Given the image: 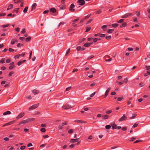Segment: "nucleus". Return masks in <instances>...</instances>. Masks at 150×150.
Masks as SVG:
<instances>
[{"label":"nucleus","instance_id":"obj_1","mask_svg":"<svg viewBox=\"0 0 150 150\" xmlns=\"http://www.w3.org/2000/svg\"><path fill=\"white\" fill-rule=\"evenodd\" d=\"M72 108V106L67 103L62 107V108L65 109H68Z\"/></svg>","mask_w":150,"mask_h":150},{"label":"nucleus","instance_id":"obj_2","mask_svg":"<svg viewBox=\"0 0 150 150\" xmlns=\"http://www.w3.org/2000/svg\"><path fill=\"white\" fill-rule=\"evenodd\" d=\"M39 105V103L36 104L34 105H33L32 106H30L29 108V111L34 109L37 108Z\"/></svg>","mask_w":150,"mask_h":150},{"label":"nucleus","instance_id":"obj_3","mask_svg":"<svg viewBox=\"0 0 150 150\" xmlns=\"http://www.w3.org/2000/svg\"><path fill=\"white\" fill-rule=\"evenodd\" d=\"M132 15V14L130 13H126L125 15L122 16L121 18H126Z\"/></svg>","mask_w":150,"mask_h":150},{"label":"nucleus","instance_id":"obj_4","mask_svg":"<svg viewBox=\"0 0 150 150\" xmlns=\"http://www.w3.org/2000/svg\"><path fill=\"white\" fill-rule=\"evenodd\" d=\"M76 3L77 4H79V5L82 6L84 5L85 4V1L84 0H78Z\"/></svg>","mask_w":150,"mask_h":150},{"label":"nucleus","instance_id":"obj_5","mask_svg":"<svg viewBox=\"0 0 150 150\" xmlns=\"http://www.w3.org/2000/svg\"><path fill=\"white\" fill-rule=\"evenodd\" d=\"M127 117L125 116V115H123V116L120 118L118 120L119 122H121L125 120H126Z\"/></svg>","mask_w":150,"mask_h":150},{"label":"nucleus","instance_id":"obj_6","mask_svg":"<svg viewBox=\"0 0 150 150\" xmlns=\"http://www.w3.org/2000/svg\"><path fill=\"white\" fill-rule=\"evenodd\" d=\"M25 115V113L24 112L21 113L18 115L16 117V119L17 120L20 119L23 117Z\"/></svg>","mask_w":150,"mask_h":150},{"label":"nucleus","instance_id":"obj_7","mask_svg":"<svg viewBox=\"0 0 150 150\" xmlns=\"http://www.w3.org/2000/svg\"><path fill=\"white\" fill-rule=\"evenodd\" d=\"M75 6L74 4H71L70 6V8L69 9V10L71 12H74L75 11V10L74 9H73L75 7Z\"/></svg>","mask_w":150,"mask_h":150},{"label":"nucleus","instance_id":"obj_8","mask_svg":"<svg viewBox=\"0 0 150 150\" xmlns=\"http://www.w3.org/2000/svg\"><path fill=\"white\" fill-rule=\"evenodd\" d=\"M15 122V120H13V121H11L9 122H8V123H6V124H5L3 126V127H5V126L8 125H11L12 124H13Z\"/></svg>","mask_w":150,"mask_h":150},{"label":"nucleus","instance_id":"obj_9","mask_svg":"<svg viewBox=\"0 0 150 150\" xmlns=\"http://www.w3.org/2000/svg\"><path fill=\"white\" fill-rule=\"evenodd\" d=\"M93 42H86V43L83 45V46L85 47H89L91 45L93 44Z\"/></svg>","mask_w":150,"mask_h":150},{"label":"nucleus","instance_id":"obj_10","mask_svg":"<svg viewBox=\"0 0 150 150\" xmlns=\"http://www.w3.org/2000/svg\"><path fill=\"white\" fill-rule=\"evenodd\" d=\"M35 119L34 118H28V119H27L25 120L26 123H28L29 122H30L33 121Z\"/></svg>","mask_w":150,"mask_h":150},{"label":"nucleus","instance_id":"obj_11","mask_svg":"<svg viewBox=\"0 0 150 150\" xmlns=\"http://www.w3.org/2000/svg\"><path fill=\"white\" fill-rule=\"evenodd\" d=\"M110 89L111 88H108V89L106 91L105 94V98L108 95Z\"/></svg>","mask_w":150,"mask_h":150},{"label":"nucleus","instance_id":"obj_12","mask_svg":"<svg viewBox=\"0 0 150 150\" xmlns=\"http://www.w3.org/2000/svg\"><path fill=\"white\" fill-rule=\"evenodd\" d=\"M79 140V138L75 139H71L70 141V142L71 143H75L76 142H77Z\"/></svg>","mask_w":150,"mask_h":150},{"label":"nucleus","instance_id":"obj_13","mask_svg":"<svg viewBox=\"0 0 150 150\" xmlns=\"http://www.w3.org/2000/svg\"><path fill=\"white\" fill-rule=\"evenodd\" d=\"M36 6L37 4L36 3H35L33 4L32 6V8L31 9V11H33V9H35L36 8Z\"/></svg>","mask_w":150,"mask_h":150},{"label":"nucleus","instance_id":"obj_14","mask_svg":"<svg viewBox=\"0 0 150 150\" xmlns=\"http://www.w3.org/2000/svg\"><path fill=\"white\" fill-rule=\"evenodd\" d=\"M39 92V91L38 90H33L32 92L35 95L38 94Z\"/></svg>","mask_w":150,"mask_h":150},{"label":"nucleus","instance_id":"obj_15","mask_svg":"<svg viewBox=\"0 0 150 150\" xmlns=\"http://www.w3.org/2000/svg\"><path fill=\"white\" fill-rule=\"evenodd\" d=\"M50 11L53 13H54L56 12V10L54 8H52L50 9Z\"/></svg>","mask_w":150,"mask_h":150},{"label":"nucleus","instance_id":"obj_16","mask_svg":"<svg viewBox=\"0 0 150 150\" xmlns=\"http://www.w3.org/2000/svg\"><path fill=\"white\" fill-rule=\"evenodd\" d=\"M109 115H105L102 116V118L103 120L107 119L109 117Z\"/></svg>","mask_w":150,"mask_h":150},{"label":"nucleus","instance_id":"obj_17","mask_svg":"<svg viewBox=\"0 0 150 150\" xmlns=\"http://www.w3.org/2000/svg\"><path fill=\"white\" fill-rule=\"evenodd\" d=\"M11 114V112L9 111H7L6 112H5L3 113V115H9Z\"/></svg>","mask_w":150,"mask_h":150},{"label":"nucleus","instance_id":"obj_18","mask_svg":"<svg viewBox=\"0 0 150 150\" xmlns=\"http://www.w3.org/2000/svg\"><path fill=\"white\" fill-rule=\"evenodd\" d=\"M26 123L25 120H23L20 122L18 124V125H21L23 124Z\"/></svg>","mask_w":150,"mask_h":150},{"label":"nucleus","instance_id":"obj_19","mask_svg":"<svg viewBox=\"0 0 150 150\" xmlns=\"http://www.w3.org/2000/svg\"><path fill=\"white\" fill-rule=\"evenodd\" d=\"M137 115V114H136L134 113L132 114V117H129V119H132L135 117Z\"/></svg>","mask_w":150,"mask_h":150},{"label":"nucleus","instance_id":"obj_20","mask_svg":"<svg viewBox=\"0 0 150 150\" xmlns=\"http://www.w3.org/2000/svg\"><path fill=\"white\" fill-rule=\"evenodd\" d=\"M127 23H122L120 26V27L122 28L123 27H125L127 26Z\"/></svg>","mask_w":150,"mask_h":150},{"label":"nucleus","instance_id":"obj_21","mask_svg":"<svg viewBox=\"0 0 150 150\" xmlns=\"http://www.w3.org/2000/svg\"><path fill=\"white\" fill-rule=\"evenodd\" d=\"M5 58H3L1 59V60L0 61V63L1 64H4V63L5 62Z\"/></svg>","mask_w":150,"mask_h":150},{"label":"nucleus","instance_id":"obj_22","mask_svg":"<svg viewBox=\"0 0 150 150\" xmlns=\"http://www.w3.org/2000/svg\"><path fill=\"white\" fill-rule=\"evenodd\" d=\"M74 122H77L78 123H83V122H82V121L80 120H76L74 121Z\"/></svg>","mask_w":150,"mask_h":150},{"label":"nucleus","instance_id":"obj_23","mask_svg":"<svg viewBox=\"0 0 150 150\" xmlns=\"http://www.w3.org/2000/svg\"><path fill=\"white\" fill-rule=\"evenodd\" d=\"M119 24L117 23H114L112 24V26L114 28H116L118 25Z\"/></svg>","mask_w":150,"mask_h":150},{"label":"nucleus","instance_id":"obj_24","mask_svg":"<svg viewBox=\"0 0 150 150\" xmlns=\"http://www.w3.org/2000/svg\"><path fill=\"white\" fill-rule=\"evenodd\" d=\"M114 31V30L113 29H108L107 30V32L108 33H112Z\"/></svg>","mask_w":150,"mask_h":150},{"label":"nucleus","instance_id":"obj_25","mask_svg":"<svg viewBox=\"0 0 150 150\" xmlns=\"http://www.w3.org/2000/svg\"><path fill=\"white\" fill-rule=\"evenodd\" d=\"M28 6L26 7L24 9V10L23 11V12L25 13H26L28 10Z\"/></svg>","mask_w":150,"mask_h":150},{"label":"nucleus","instance_id":"obj_26","mask_svg":"<svg viewBox=\"0 0 150 150\" xmlns=\"http://www.w3.org/2000/svg\"><path fill=\"white\" fill-rule=\"evenodd\" d=\"M86 40V39L85 38H83L81 39L80 40L79 43H81L84 42L85 40Z\"/></svg>","mask_w":150,"mask_h":150},{"label":"nucleus","instance_id":"obj_27","mask_svg":"<svg viewBox=\"0 0 150 150\" xmlns=\"http://www.w3.org/2000/svg\"><path fill=\"white\" fill-rule=\"evenodd\" d=\"M31 38V37L30 36H29V37H27L26 38L25 41L26 42H28L30 40Z\"/></svg>","mask_w":150,"mask_h":150},{"label":"nucleus","instance_id":"obj_28","mask_svg":"<svg viewBox=\"0 0 150 150\" xmlns=\"http://www.w3.org/2000/svg\"><path fill=\"white\" fill-rule=\"evenodd\" d=\"M70 49L69 48L67 51V52H66V54H65V55L66 56L70 52Z\"/></svg>","mask_w":150,"mask_h":150},{"label":"nucleus","instance_id":"obj_29","mask_svg":"<svg viewBox=\"0 0 150 150\" xmlns=\"http://www.w3.org/2000/svg\"><path fill=\"white\" fill-rule=\"evenodd\" d=\"M111 36L110 35L107 36L105 37V38L107 40H109L111 39Z\"/></svg>","mask_w":150,"mask_h":150},{"label":"nucleus","instance_id":"obj_30","mask_svg":"<svg viewBox=\"0 0 150 150\" xmlns=\"http://www.w3.org/2000/svg\"><path fill=\"white\" fill-rule=\"evenodd\" d=\"M124 20V19H120L119 21H117V23H121L123 22Z\"/></svg>","mask_w":150,"mask_h":150},{"label":"nucleus","instance_id":"obj_31","mask_svg":"<svg viewBox=\"0 0 150 150\" xmlns=\"http://www.w3.org/2000/svg\"><path fill=\"white\" fill-rule=\"evenodd\" d=\"M102 12V11L101 10H99L98 11H97L96 12V14H100Z\"/></svg>","mask_w":150,"mask_h":150},{"label":"nucleus","instance_id":"obj_32","mask_svg":"<svg viewBox=\"0 0 150 150\" xmlns=\"http://www.w3.org/2000/svg\"><path fill=\"white\" fill-rule=\"evenodd\" d=\"M23 44H22L20 43H18L17 45V46L18 47H21V46H23Z\"/></svg>","mask_w":150,"mask_h":150},{"label":"nucleus","instance_id":"obj_33","mask_svg":"<svg viewBox=\"0 0 150 150\" xmlns=\"http://www.w3.org/2000/svg\"><path fill=\"white\" fill-rule=\"evenodd\" d=\"M111 127V126L110 125H108L105 126V128L106 129H109Z\"/></svg>","mask_w":150,"mask_h":150},{"label":"nucleus","instance_id":"obj_34","mask_svg":"<svg viewBox=\"0 0 150 150\" xmlns=\"http://www.w3.org/2000/svg\"><path fill=\"white\" fill-rule=\"evenodd\" d=\"M107 26L106 25H103L101 27V28L102 29H103V31H105L106 30L105 29H104V28L106 27Z\"/></svg>","mask_w":150,"mask_h":150},{"label":"nucleus","instance_id":"obj_35","mask_svg":"<svg viewBox=\"0 0 150 150\" xmlns=\"http://www.w3.org/2000/svg\"><path fill=\"white\" fill-rule=\"evenodd\" d=\"M136 139V137H132L131 139L129 140L130 142H133Z\"/></svg>","mask_w":150,"mask_h":150},{"label":"nucleus","instance_id":"obj_36","mask_svg":"<svg viewBox=\"0 0 150 150\" xmlns=\"http://www.w3.org/2000/svg\"><path fill=\"white\" fill-rule=\"evenodd\" d=\"M40 131L42 132H45L46 131V130L44 128H42L40 129Z\"/></svg>","mask_w":150,"mask_h":150},{"label":"nucleus","instance_id":"obj_37","mask_svg":"<svg viewBox=\"0 0 150 150\" xmlns=\"http://www.w3.org/2000/svg\"><path fill=\"white\" fill-rule=\"evenodd\" d=\"M86 30L85 32H88V31H90V30L91 29V27H86Z\"/></svg>","mask_w":150,"mask_h":150},{"label":"nucleus","instance_id":"obj_38","mask_svg":"<svg viewBox=\"0 0 150 150\" xmlns=\"http://www.w3.org/2000/svg\"><path fill=\"white\" fill-rule=\"evenodd\" d=\"M81 46H78L76 48V50L78 51L81 50Z\"/></svg>","mask_w":150,"mask_h":150},{"label":"nucleus","instance_id":"obj_39","mask_svg":"<svg viewBox=\"0 0 150 150\" xmlns=\"http://www.w3.org/2000/svg\"><path fill=\"white\" fill-rule=\"evenodd\" d=\"M25 32V28H23L22 30V31L21 32V33L22 34H24Z\"/></svg>","mask_w":150,"mask_h":150},{"label":"nucleus","instance_id":"obj_40","mask_svg":"<svg viewBox=\"0 0 150 150\" xmlns=\"http://www.w3.org/2000/svg\"><path fill=\"white\" fill-rule=\"evenodd\" d=\"M9 24H7L6 25H1V27L2 28H5L9 26Z\"/></svg>","mask_w":150,"mask_h":150},{"label":"nucleus","instance_id":"obj_41","mask_svg":"<svg viewBox=\"0 0 150 150\" xmlns=\"http://www.w3.org/2000/svg\"><path fill=\"white\" fill-rule=\"evenodd\" d=\"M94 57V55H92L90 56L89 57H88L87 58V60H89L91 59V58H93Z\"/></svg>","mask_w":150,"mask_h":150},{"label":"nucleus","instance_id":"obj_42","mask_svg":"<svg viewBox=\"0 0 150 150\" xmlns=\"http://www.w3.org/2000/svg\"><path fill=\"white\" fill-rule=\"evenodd\" d=\"M145 67H146V69L148 70H149V69H150V66L146 65L145 66Z\"/></svg>","mask_w":150,"mask_h":150},{"label":"nucleus","instance_id":"obj_43","mask_svg":"<svg viewBox=\"0 0 150 150\" xmlns=\"http://www.w3.org/2000/svg\"><path fill=\"white\" fill-rule=\"evenodd\" d=\"M144 84V83H140L139 84V86L141 87L143 86Z\"/></svg>","mask_w":150,"mask_h":150},{"label":"nucleus","instance_id":"obj_44","mask_svg":"<svg viewBox=\"0 0 150 150\" xmlns=\"http://www.w3.org/2000/svg\"><path fill=\"white\" fill-rule=\"evenodd\" d=\"M25 147H26L25 146H23L20 147V149L21 150H24L25 149Z\"/></svg>","mask_w":150,"mask_h":150},{"label":"nucleus","instance_id":"obj_45","mask_svg":"<svg viewBox=\"0 0 150 150\" xmlns=\"http://www.w3.org/2000/svg\"><path fill=\"white\" fill-rule=\"evenodd\" d=\"M22 63H23L22 61H20L17 63V64L18 66H20L22 64Z\"/></svg>","mask_w":150,"mask_h":150},{"label":"nucleus","instance_id":"obj_46","mask_svg":"<svg viewBox=\"0 0 150 150\" xmlns=\"http://www.w3.org/2000/svg\"><path fill=\"white\" fill-rule=\"evenodd\" d=\"M112 112V111L111 110H107L106 111V113L107 114H110Z\"/></svg>","mask_w":150,"mask_h":150},{"label":"nucleus","instance_id":"obj_47","mask_svg":"<svg viewBox=\"0 0 150 150\" xmlns=\"http://www.w3.org/2000/svg\"><path fill=\"white\" fill-rule=\"evenodd\" d=\"M117 125L115 124H114L112 126V129H115V127H116Z\"/></svg>","mask_w":150,"mask_h":150},{"label":"nucleus","instance_id":"obj_48","mask_svg":"<svg viewBox=\"0 0 150 150\" xmlns=\"http://www.w3.org/2000/svg\"><path fill=\"white\" fill-rule=\"evenodd\" d=\"M74 146H75V144H71L69 146V147L71 149L74 147Z\"/></svg>","mask_w":150,"mask_h":150},{"label":"nucleus","instance_id":"obj_49","mask_svg":"<svg viewBox=\"0 0 150 150\" xmlns=\"http://www.w3.org/2000/svg\"><path fill=\"white\" fill-rule=\"evenodd\" d=\"M138 124L137 123H135L134 125L132 126V128H135L137 127Z\"/></svg>","mask_w":150,"mask_h":150},{"label":"nucleus","instance_id":"obj_50","mask_svg":"<svg viewBox=\"0 0 150 150\" xmlns=\"http://www.w3.org/2000/svg\"><path fill=\"white\" fill-rule=\"evenodd\" d=\"M15 43V42L14 39H12V40L11 41V45H13V44H14Z\"/></svg>","mask_w":150,"mask_h":150},{"label":"nucleus","instance_id":"obj_51","mask_svg":"<svg viewBox=\"0 0 150 150\" xmlns=\"http://www.w3.org/2000/svg\"><path fill=\"white\" fill-rule=\"evenodd\" d=\"M15 66H10L9 67H8V69H9V70H11V69H13V68H14L15 67Z\"/></svg>","mask_w":150,"mask_h":150},{"label":"nucleus","instance_id":"obj_52","mask_svg":"<svg viewBox=\"0 0 150 150\" xmlns=\"http://www.w3.org/2000/svg\"><path fill=\"white\" fill-rule=\"evenodd\" d=\"M6 13H1L0 14V16H4L6 15Z\"/></svg>","mask_w":150,"mask_h":150},{"label":"nucleus","instance_id":"obj_53","mask_svg":"<svg viewBox=\"0 0 150 150\" xmlns=\"http://www.w3.org/2000/svg\"><path fill=\"white\" fill-rule=\"evenodd\" d=\"M19 57H20V55H19V54H18V55L15 56L14 57V58L15 59H18L19 58Z\"/></svg>","mask_w":150,"mask_h":150},{"label":"nucleus","instance_id":"obj_54","mask_svg":"<svg viewBox=\"0 0 150 150\" xmlns=\"http://www.w3.org/2000/svg\"><path fill=\"white\" fill-rule=\"evenodd\" d=\"M127 129V128L126 127H122L121 129L123 131H126Z\"/></svg>","mask_w":150,"mask_h":150},{"label":"nucleus","instance_id":"obj_55","mask_svg":"<svg viewBox=\"0 0 150 150\" xmlns=\"http://www.w3.org/2000/svg\"><path fill=\"white\" fill-rule=\"evenodd\" d=\"M123 99V97H119L117 98V100L118 101H120Z\"/></svg>","mask_w":150,"mask_h":150},{"label":"nucleus","instance_id":"obj_56","mask_svg":"<svg viewBox=\"0 0 150 150\" xmlns=\"http://www.w3.org/2000/svg\"><path fill=\"white\" fill-rule=\"evenodd\" d=\"M90 15H87V16H86L84 18V19H88V18L90 16Z\"/></svg>","mask_w":150,"mask_h":150},{"label":"nucleus","instance_id":"obj_57","mask_svg":"<svg viewBox=\"0 0 150 150\" xmlns=\"http://www.w3.org/2000/svg\"><path fill=\"white\" fill-rule=\"evenodd\" d=\"M96 93V92H95L92 94H91L90 95V97H93L95 95Z\"/></svg>","mask_w":150,"mask_h":150},{"label":"nucleus","instance_id":"obj_58","mask_svg":"<svg viewBox=\"0 0 150 150\" xmlns=\"http://www.w3.org/2000/svg\"><path fill=\"white\" fill-rule=\"evenodd\" d=\"M8 50L10 52H13L14 51V50L13 49L10 48L8 49Z\"/></svg>","mask_w":150,"mask_h":150},{"label":"nucleus","instance_id":"obj_59","mask_svg":"<svg viewBox=\"0 0 150 150\" xmlns=\"http://www.w3.org/2000/svg\"><path fill=\"white\" fill-rule=\"evenodd\" d=\"M11 62V59H6V63H8L10 62Z\"/></svg>","mask_w":150,"mask_h":150},{"label":"nucleus","instance_id":"obj_60","mask_svg":"<svg viewBox=\"0 0 150 150\" xmlns=\"http://www.w3.org/2000/svg\"><path fill=\"white\" fill-rule=\"evenodd\" d=\"M127 81H128L127 79V78H126L124 79V81H123L125 83H127Z\"/></svg>","mask_w":150,"mask_h":150},{"label":"nucleus","instance_id":"obj_61","mask_svg":"<svg viewBox=\"0 0 150 150\" xmlns=\"http://www.w3.org/2000/svg\"><path fill=\"white\" fill-rule=\"evenodd\" d=\"M67 123H68L67 122L65 121L64 122H62V126H63L64 125H67Z\"/></svg>","mask_w":150,"mask_h":150},{"label":"nucleus","instance_id":"obj_62","mask_svg":"<svg viewBox=\"0 0 150 150\" xmlns=\"http://www.w3.org/2000/svg\"><path fill=\"white\" fill-rule=\"evenodd\" d=\"M142 141L140 140H137L136 141H135L134 142V143H138L139 142H141Z\"/></svg>","mask_w":150,"mask_h":150},{"label":"nucleus","instance_id":"obj_63","mask_svg":"<svg viewBox=\"0 0 150 150\" xmlns=\"http://www.w3.org/2000/svg\"><path fill=\"white\" fill-rule=\"evenodd\" d=\"M100 37L101 38H104L105 36V34H101L100 35Z\"/></svg>","mask_w":150,"mask_h":150},{"label":"nucleus","instance_id":"obj_64","mask_svg":"<svg viewBox=\"0 0 150 150\" xmlns=\"http://www.w3.org/2000/svg\"><path fill=\"white\" fill-rule=\"evenodd\" d=\"M68 132L69 133L71 134L73 132V131L72 129H70L68 131Z\"/></svg>","mask_w":150,"mask_h":150}]
</instances>
